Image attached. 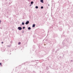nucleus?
I'll return each instance as SVG.
<instances>
[{
	"label": "nucleus",
	"mask_w": 73,
	"mask_h": 73,
	"mask_svg": "<svg viewBox=\"0 0 73 73\" xmlns=\"http://www.w3.org/2000/svg\"><path fill=\"white\" fill-rule=\"evenodd\" d=\"M28 29H29V30L31 29V27H29L28 28Z\"/></svg>",
	"instance_id": "6"
},
{
	"label": "nucleus",
	"mask_w": 73,
	"mask_h": 73,
	"mask_svg": "<svg viewBox=\"0 0 73 73\" xmlns=\"http://www.w3.org/2000/svg\"><path fill=\"white\" fill-rule=\"evenodd\" d=\"M40 1L41 2V3H44L43 0H41Z\"/></svg>",
	"instance_id": "3"
},
{
	"label": "nucleus",
	"mask_w": 73,
	"mask_h": 73,
	"mask_svg": "<svg viewBox=\"0 0 73 73\" xmlns=\"http://www.w3.org/2000/svg\"><path fill=\"white\" fill-rule=\"evenodd\" d=\"M29 23V21H27V22H26L25 23L26 24H28Z\"/></svg>",
	"instance_id": "2"
},
{
	"label": "nucleus",
	"mask_w": 73,
	"mask_h": 73,
	"mask_svg": "<svg viewBox=\"0 0 73 73\" xmlns=\"http://www.w3.org/2000/svg\"><path fill=\"white\" fill-rule=\"evenodd\" d=\"M18 29L19 30H21V29H22V28H21V27H19L18 28Z\"/></svg>",
	"instance_id": "1"
},
{
	"label": "nucleus",
	"mask_w": 73,
	"mask_h": 73,
	"mask_svg": "<svg viewBox=\"0 0 73 73\" xmlns=\"http://www.w3.org/2000/svg\"><path fill=\"white\" fill-rule=\"evenodd\" d=\"M43 7L42 6V7H41V9H43Z\"/></svg>",
	"instance_id": "8"
},
{
	"label": "nucleus",
	"mask_w": 73,
	"mask_h": 73,
	"mask_svg": "<svg viewBox=\"0 0 73 73\" xmlns=\"http://www.w3.org/2000/svg\"><path fill=\"white\" fill-rule=\"evenodd\" d=\"M35 8H36V9H37V8H38V6H36L35 7Z\"/></svg>",
	"instance_id": "7"
},
{
	"label": "nucleus",
	"mask_w": 73,
	"mask_h": 73,
	"mask_svg": "<svg viewBox=\"0 0 73 73\" xmlns=\"http://www.w3.org/2000/svg\"><path fill=\"white\" fill-rule=\"evenodd\" d=\"M21 44V43L20 42H19L18 43V44H19V45L20 44Z\"/></svg>",
	"instance_id": "9"
},
{
	"label": "nucleus",
	"mask_w": 73,
	"mask_h": 73,
	"mask_svg": "<svg viewBox=\"0 0 73 73\" xmlns=\"http://www.w3.org/2000/svg\"><path fill=\"white\" fill-rule=\"evenodd\" d=\"M0 65H1H1H1V63H0Z\"/></svg>",
	"instance_id": "11"
},
{
	"label": "nucleus",
	"mask_w": 73,
	"mask_h": 73,
	"mask_svg": "<svg viewBox=\"0 0 73 73\" xmlns=\"http://www.w3.org/2000/svg\"><path fill=\"white\" fill-rule=\"evenodd\" d=\"M33 3V2L32 1L31 2V4H32Z\"/></svg>",
	"instance_id": "5"
},
{
	"label": "nucleus",
	"mask_w": 73,
	"mask_h": 73,
	"mask_svg": "<svg viewBox=\"0 0 73 73\" xmlns=\"http://www.w3.org/2000/svg\"><path fill=\"white\" fill-rule=\"evenodd\" d=\"M24 24H25L23 22L22 23V25H24Z\"/></svg>",
	"instance_id": "10"
},
{
	"label": "nucleus",
	"mask_w": 73,
	"mask_h": 73,
	"mask_svg": "<svg viewBox=\"0 0 73 73\" xmlns=\"http://www.w3.org/2000/svg\"><path fill=\"white\" fill-rule=\"evenodd\" d=\"M1 20H0V24H1L0 23H1Z\"/></svg>",
	"instance_id": "13"
},
{
	"label": "nucleus",
	"mask_w": 73,
	"mask_h": 73,
	"mask_svg": "<svg viewBox=\"0 0 73 73\" xmlns=\"http://www.w3.org/2000/svg\"><path fill=\"white\" fill-rule=\"evenodd\" d=\"M2 44H3V42H2Z\"/></svg>",
	"instance_id": "14"
},
{
	"label": "nucleus",
	"mask_w": 73,
	"mask_h": 73,
	"mask_svg": "<svg viewBox=\"0 0 73 73\" xmlns=\"http://www.w3.org/2000/svg\"><path fill=\"white\" fill-rule=\"evenodd\" d=\"M23 29H25V27H23Z\"/></svg>",
	"instance_id": "12"
},
{
	"label": "nucleus",
	"mask_w": 73,
	"mask_h": 73,
	"mask_svg": "<svg viewBox=\"0 0 73 73\" xmlns=\"http://www.w3.org/2000/svg\"><path fill=\"white\" fill-rule=\"evenodd\" d=\"M35 27V25L33 24V27Z\"/></svg>",
	"instance_id": "4"
}]
</instances>
